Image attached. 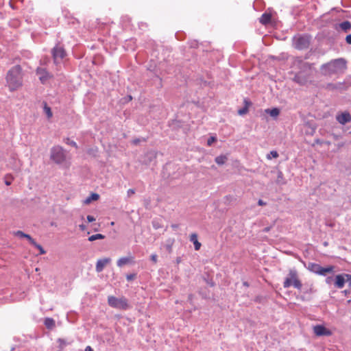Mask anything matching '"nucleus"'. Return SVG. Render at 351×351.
<instances>
[{
    "instance_id": "nucleus-1",
    "label": "nucleus",
    "mask_w": 351,
    "mask_h": 351,
    "mask_svg": "<svg viewBox=\"0 0 351 351\" xmlns=\"http://www.w3.org/2000/svg\"><path fill=\"white\" fill-rule=\"evenodd\" d=\"M22 68L19 65L12 67L7 73L5 80L10 91H15L23 86Z\"/></svg>"
},
{
    "instance_id": "nucleus-2",
    "label": "nucleus",
    "mask_w": 351,
    "mask_h": 351,
    "mask_svg": "<svg viewBox=\"0 0 351 351\" xmlns=\"http://www.w3.org/2000/svg\"><path fill=\"white\" fill-rule=\"evenodd\" d=\"M346 69V62L343 58L333 60L321 66L324 75H331Z\"/></svg>"
},
{
    "instance_id": "nucleus-3",
    "label": "nucleus",
    "mask_w": 351,
    "mask_h": 351,
    "mask_svg": "<svg viewBox=\"0 0 351 351\" xmlns=\"http://www.w3.org/2000/svg\"><path fill=\"white\" fill-rule=\"evenodd\" d=\"M291 286L294 287L298 290H300L302 287V282L298 278V272L295 269L289 270L288 276L285 278L283 283L285 288H289Z\"/></svg>"
},
{
    "instance_id": "nucleus-4",
    "label": "nucleus",
    "mask_w": 351,
    "mask_h": 351,
    "mask_svg": "<svg viewBox=\"0 0 351 351\" xmlns=\"http://www.w3.org/2000/svg\"><path fill=\"white\" fill-rule=\"evenodd\" d=\"M108 304L111 307L123 310H125L129 307L128 300L124 297L117 298L112 295L108 296Z\"/></svg>"
},
{
    "instance_id": "nucleus-5",
    "label": "nucleus",
    "mask_w": 351,
    "mask_h": 351,
    "mask_svg": "<svg viewBox=\"0 0 351 351\" xmlns=\"http://www.w3.org/2000/svg\"><path fill=\"white\" fill-rule=\"evenodd\" d=\"M51 159L56 163H62L66 159V155L64 149L60 146H54L51 150Z\"/></svg>"
},
{
    "instance_id": "nucleus-6",
    "label": "nucleus",
    "mask_w": 351,
    "mask_h": 351,
    "mask_svg": "<svg viewBox=\"0 0 351 351\" xmlns=\"http://www.w3.org/2000/svg\"><path fill=\"white\" fill-rule=\"evenodd\" d=\"M308 269L313 273L322 276H325L328 273H332L334 271L333 266L323 267L320 265L313 263L308 264Z\"/></svg>"
},
{
    "instance_id": "nucleus-7",
    "label": "nucleus",
    "mask_w": 351,
    "mask_h": 351,
    "mask_svg": "<svg viewBox=\"0 0 351 351\" xmlns=\"http://www.w3.org/2000/svg\"><path fill=\"white\" fill-rule=\"evenodd\" d=\"M52 55L54 63L58 64L66 56V53L64 49L62 47L56 45L52 49Z\"/></svg>"
},
{
    "instance_id": "nucleus-8",
    "label": "nucleus",
    "mask_w": 351,
    "mask_h": 351,
    "mask_svg": "<svg viewBox=\"0 0 351 351\" xmlns=\"http://www.w3.org/2000/svg\"><path fill=\"white\" fill-rule=\"evenodd\" d=\"M349 282L351 284V275L348 274H339L335 276V285L339 289L344 287L345 282Z\"/></svg>"
},
{
    "instance_id": "nucleus-9",
    "label": "nucleus",
    "mask_w": 351,
    "mask_h": 351,
    "mask_svg": "<svg viewBox=\"0 0 351 351\" xmlns=\"http://www.w3.org/2000/svg\"><path fill=\"white\" fill-rule=\"evenodd\" d=\"M313 330L314 334L317 337H321V336L329 337L332 335V331L330 329L326 328L323 325H316V326H313Z\"/></svg>"
},
{
    "instance_id": "nucleus-10",
    "label": "nucleus",
    "mask_w": 351,
    "mask_h": 351,
    "mask_svg": "<svg viewBox=\"0 0 351 351\" xmlns=\"http://www.w3.org/2000/svg\"><path fill=\"white\" fill-rule=\"evenodd\" d=\"M337 121L341 125H345L351 121V114L347 112L339 113L336 116Z\"/></svg>"
},
{
    "instance_id": "nucleus-11",
    "label": "nucleus",
    "mask_w": 351,
    "mask_h": 351,
    "mask_svg": "<svg viewBox=\"0 0 351 351\" xmlns=\"http://www.w3.org/2000/svg\"><path fill=\"white\" fill-rule=\"evenodd\" d=\"M36 74L43 84H45L52 77V75L43 68H38L36 69Z\"/></svg>"
},
{
    "instance_id": "nucleus-12",
    "label": "nucleus",
    "mask_w": 351,
    "mask_h": 351,
    "mask_svg": "<svg viewBox=\"0 0 351 351\" xmlns=\"http://www.w3.org/2000/svg\"><path fill=\"white\" fill-rule=\"evenodd\" d=\"M111 261L110 258H105L103 259H99L97 261L96 263L95 269L97 272H101L103 271L105 266H106Z\"/></svg>"
},
{
    "instance_id": "nucleus-13",
    "label": "nucleus",
    "mask_w": 351,
    "mask_h": 351,
    "mask_svg": "<svg viewBox=\"0 0 351 351\" xmlns=\"http://www.w3.org/2000/svg\"><path fill=\"white\" fill-rule=\"evenodd\" d=\"M190 241L194 244L195 250H199L200 249L202 244L198 241L197 234L196 233H192L190 235Z\"/></svg>"
},
{
    "instance_id": "nucleus-14",
    "label": "nucleus",
    "mask_w": 351,
    "mask_h": 351,
    "mask_svg": "<svg viewBox=\"0 0 351 351\" xmlns=\"http://www.w3.org/2000/svg\"><path fill=\"white\" fill-rule=\"evenodd\" d=\"M132 262H133V257L132 256H130V257H122V258H120L117 261V266L118 267H121L123 265L129 264V263H131Z\"/></svg>"
},
{
    "instance_id": "nucleus-15",
    "label": "nucleus",
    "mask_w": 351,
    "mask_h": 351,
    "mask_svg": "<svg viewBox=\"0 0 351 351\" xmlns=\"http://www.w3.org/2000/svg\"><path fill=\"white\" fill-rule=\"evenodd\" d=\"M252 103L247 99H244V107L238 110V114L239 115H244L247 113L249 107L251 106Z\"/></svg>"
},
{
    "instance_id": "nucleus-16",
    "label": "nucleus",
    "mask_w": 351,
    "mask_h": 351,
    "mask_svg": "<svg viewBox=\"0 0 351 351\" xmlns=\"http://www.w3.org/2000/svg\"><path fill=\"white\" fill-rule=\"evenodd\" d=\"M14 234L16 235V236H19L21 238H25L27 239L29 242L31 243V244H34V239L29 235V234H25L23 232L21 231V230H18L16 232H14Z\"/></svg>"
},
{
    "instance_id": "nucleus-17",
    "label": "nucleus",
    "mask_w": 351,
    "mask_h": 351,
    "mask_svg": "<svg viewBox=\"0 0 351 351\" xmlns=\"http://www.w3.org/2000/svg\"><path fill=\"white\" fill-rule=\"evenodd\" d=\"M271 19V15L270 14L264 13L261 16L259 21H260L261 23H262L263 25H266L270 22Z\"/></svg>"
},
{
    "instance_id": "nucleus-18",
    "label": "nucleus",
    "mask_w": 351,
    "mask_h": 351,
    "mask_svg": "<svg viewBox=\"0 0 351 351\" xmlns=\"http://www.w3.org/2000/svg\"><path fill=\"white\" fill-rule=\"evenodd\" d=\"M295 81L300 84H304L308 80L304 78L303 73L300 72L295 76Z\"/></svg>"
},
{
    "instance_id": "nucleus-19",
    "label": "nucleus",
    "mask_w": 351,
    "mask_h": 351,
    "mask_svg": "<svg viewBox=\"0 0 351 351\" xmlns=\"http://www.w3.org/2000/svg\"><path fill=\"white\" fill-rule=\"evenodd\" d=\"M227 160H228V158H227V156H226L224 155H220V156L216 157L215 159V162L219 165H222L225 164Z\"/></svg>"
},
{
    "instance_id": "nucleus-20",
    "label": "nucleus",
    "mask_w": 351,
    "mask_h": 351,
    "mask_svg": "<svg viewBox=\"0 0 351 351\" xmlns=\"http://www.w3.org/2000/svg\"><path fill=\"white\" fill-rule=\"evenodd\" d=\"M340 28L343 30L344 32H348L351 28V23L350 22L346 21H343L341 23L339 24Z\"/></svg>"
},
{
    "instance_id": "nucleus-21",
    "label": "nucleus",
    "mask_w": 351,
    "mask_h": 351,
    "mask_svg": "<svg viewBox=\"0 0 351 351\" xmlns=\"http://www.w3.org/2000/svg\"><path fill=\"white\" fill-rule=\"evenodd\" d=\"M99 198V195L97 193H92L84 201L85 204H89L92 201H96Z\"/></svg>"
},
{
    "instance_id": "nucleus-22",
    "label": "nucleus",
    "mask_w": 351,
    "mask_h": 351,
    "mask_svg": "<svg viewBox=\"0 0 351 351\" xmlns=\"http://www.w3.org/2000/svg\"><path fill=\"white\" fill-rule=\"evenodd\" d=\"M265 112L268 114H270V116L271 117H276L277 116L279 115L280 114V110L279 109L275 108H273V109H267L265 110Z\"/></svg>"
},
{
    "instance_id": "nucleus-23",
    "label": "nucleus",
    "mask_w": 351,
    "mask_h": 351,
    "mask_svg": "<svg viewBox=\"0 0 351 351\" xmlns=\"http://www.w3.org/2000/svg\"><path fill=\"white\" fill-rule=\"evenodd\" d=\"M45 325L47 328H52L55 326V321L52 318H46Z\"/></svg>"
},
{
    "instance_id": "nucleus-24",
    "label": "nucleus",
    "mask_w": 351,
    "mask_h": 351,
    "mask_svg": "<svg viewBox=\"0 0 351 351\" xmlns=\"http://www.w3.org/2000/svg\"><path fill=\"white\" fill-rule=\"evenodd\" d=\"M105 238V236L104 234H93V235H91L90 237H88V241H94L97 239H104Z\"/></svg>"
},
{
    "instance_id": "nucleus-25",
    "label": "nucleus",
    "mask_w": 351,
    "mask_h": 351,
    "mask_svg": "<svg viewBox=\"0 0 351 351\" xmlns=\"http://www.w3.org/2000/svg\"><path fill=\"white\" fill-rule=\"evenodd\" d=\"M14 178L11 175H6L5 176V184L7 186H10L12 184V182Z\"/></svg>"
},
{
    "instance_id": "nucleus-26",
    "label": "nucleus",
    "mask_w": 351,
    "mask_h": 351,
    "mask_svg": "<svg viewBox=\"0 0 351 351\" xmlns=\"http://www.w3.org/2000/svg\"><path fill=\"white\" fill-rule=\"evenodd\" d=\"M32 245L39 250L40 254H45L46 253V251L43 247L40 244H38L35 241L34 244Z\"/></svg>"
},
{
    "instance_id": "nucleus-27",
    "label": "nucleus",
    "mask_w": 351,
    "mask_h": 351,
    "mask_svg": "<svg viewBox=\"0 0 351 351\" xmlns=\"http://www.w3.org/2000/svg\"><path fill=\"white\" fill-rule=\"evenodd\" d=\"M44 110H45V113L47 114L48 118H51L52 117V112H51V108L49 106L45 105L44 107Z\"/></svg>"
},
{
    "instance_id": "nucleus-28",
    "label": "nucleus",
    "mask_w": 351,
    "mask_h": 351,
    "mask_svg": "<svg viewBox=\"0 0 351 351\" xmlns=\"http://www.w3.org/2000/svg\"><path fill=\"white\" fill-rule=\"evenodd\" d=\"M65 143L71 146L77 148V143L75 141L70 140V138H66L65 139Z\"/></svg>"
},
{
    "instance_id": "nucleus-29",
    "label": "nucleus",
    "mask_w": 351,
    "mask_h": 351,
    "mask_svg": "<svg viewBox=\"0 0 351 351\" xmlns=\"http://www.w3.org/2000/svg\"><path fill=\"white\" fill-rule=\"evenodd\" d=\"M298 43L302 45H303L302 47H306L307 42L304 38L301 37L298 39Z\"/></svg>"
},
{
    "instance_id": "nucleus-30",
    "label": "nucleus",
    "mask_w": 351,
    "mask_h": 351,
    "mask_svg": "<svg viewBox=\"0 0 351 351\" xmlns=\"http://www.w3.org/2000/svg\"><path fill=\"white\" fill-rule=\"evenodd\" d=\"M152 225H153V228L156 230H158L162 227L160 223L158 221H156V220L153 221Z\"/></svg>"
},
{
    "instance_id": "nucleus-31",
    "label": "nucleus",
    "mask_w": 351,
    "mask_h": 351,
    "mask_svg": "<svg viewBox=\"0 0 351 351\" xmlns=\"http://www.w3.org/2000/svg\"><path fill=\"white\" fill-rule=\"evenodd\" d=\"M217 141V138L214 136H210L208 141H207V145H211L212 143H213L214 142H215Z\"/></svg>"
},
{
    "instance_id": "nucleus-32",
    "label": "nucleus",
    "mask_w": 351,
    "mask_h": 351,
    "mask_svg": "<svg viewBox=\"0 0 351 351\" xmlns=\"http://www.w3.org/2000/svg\"><path fill=\"white\" fill-rule=\"evenodd\" d=\"M151 260L154 263H156L158 261V256L156 254H154L150 256Z\"/></svg>"
},
{
    "instance_id": "nucleus-33",
    "label": "nucleus",
    "mask_w": 351,
    "mask_h": 351,
    "mask_svg": "<svg viewBox=\"0 0 351 351\" xmlns=\"http://www.w3.org/2000/svg\"><path fill=\"white\" fill-rule=\"evenodd\" d=\"M136 277L135 274H128L126 278L128 281L132 280Z\"/></svg>"
},
{
    "instance_id": "nucleus-34",
    "label": "nucleus",
    "mask_w": 351,
    "mask_h": 351,
    "mask_svg": "<svg viewBox=\"0 0 351 351\" xmlns=\"http://www.w3.org/2000/svg\"><path fill=\"white\" fill-rule=\"evenodd\" d=\"M270 155L272 156L273 158H276L278 157V154L276 151L270 152Z\"/></svg>"
},
{
    "instance_id": "nucleus-35",
    "label": "nucleus",
    "mask_w": 351,
    "mask_h": 351,
    "mask_svg": "<svg viewBox=\"0 0 351 351\" xmlns=\"http://www.w3.org/2000/svg\"><path fill=\"white\" fill-rule=\"evenodd\" d=\"M87 221L88 222H93L94 221H95V218L91 215H88L87 216Z\"/></svg>"
},
{
    "instance_id": "nucleus-36",
    "label": "nucleus",
    "mask_w": 351,
    "mask_h": 351,
    "mask_svg": "<svg viewBox=\"0 0 351 351\" xmlns=\"http://www.w3.org/2000/svg\"><path fill=\"white\" fill-rule=\"evenodd\" d=\"M346 40L347 43L351 44V34H349L346 36Z\"/></svg>"
},
{
    "instance_id": "nucleus-37",
    "label": "nucleus",
    "mask_w": 351,
    "mask_h": 351,
    "mask_svg": "<svg viewBox=\"0 0 351 351\" xmlns=\"http://www.w3.org/2000/svg\"><path fill=\"white\" fill-rule=\"evenodd\" d=\"M173 241H172L171 244L167 245L166 246V248H167V250L169 251V252H171V250H172V244H173Z\"/></svg>"
},
{
    "instance_id": "nucleus-38",
    "label": "nucleus",
    "mask_w": 351,
    "mask_h": 351,
    "mask_svg": "<svg viewBox=\"0 0 351 351\" xmlns=\"http://www.w3.org/2000/svg\"><path fill=\"white\" fill-rule=\"evenodd\" d=\"M258 204L259 206H265L266 204V203L264 202L262 199H259L258 202Z\"/></svg>"
},
{
    "instance_id": "nucleus-39",
    "label": "nucleus",
    "mask_w": 351,
    "mask_h": 351,
    "mask_svg": "<svg viewBox=\"0 0 351 351\" xmlns=\"http://www.w3.org/2000/svg\"><path fill=\"white\" fill-rule=\"evenodd\" d=\"M134 193H135V191H134V189H129V190L128 191V195H130L134 194Z\"/></svg>"
},
{
    "instance_id": "nucleus-40",
    "label": "nucleus",
    "mask_w": 351,
    "mask_h": 351,
    "mask_svg": "<svg viewBox=\"0 0 351 351\" xmlns=\"http://www.w3.org/2000/svg\"><path fill=\"white\" fill-rule=\"evenodd\" d=\"M80 228L82 230H85L86 228V226L84 224H81L80 225Z\"/></svg>"
},
{
    "instance_id": "nucleus-41",
    "label": "nucleus",
    "mask_w": 351,
    "mask_h": 351,
    "mask_svg": "<svg viewBox=\"0 0 351 351\" xmlns=\"http://www.w3.org/2000/svg\"><path fill=\"white\" fill-rule=\"evenodd\" d=\"M85 351H93V350L92 349V348L90 346H87L85 348Z\"/></svg>"
},
{
    "instance_id": "nucleus-42",
    "label": "nucleus",
    "mask_w": 351,
    "mask_h": 351,
    "mask_svg": "<svg viewBox=\"0 0 351 351\" xmlns=\"http://www.w3.org/2000/svg\"><path fill=\"white\" fill-rule=\"evenodd\" d=\"M171 228L173 229H176L178 228V224H172Z\"/></svg>"
},
{
    "instance_id": "nucleus-43",
    "label": "nucleus",
    "mask_w": 351,
    "mask_h": 351,
    "mask_svg": "<svg viewBox=\"0 0 351 351\" xmlns=\"http://www.w3.org/2000/svg\"><path fill=\"white\" fill-rule=\"evenodd\" d=\"M140 142V140L139 139H135L133 141V143L134 144L136 145L137 143H138Z\"/></svg>"
},
{
    "instance_id": "nucleus-44",
    "label": "nucleus",
    "mask_w": 351,
    "mask_h": 351,
    "mask_svg": "<svg viewBox=\"0 0 351 351\" xmlns=\"http://www.w3.org/2000/svg\"><path fill=\"white\" fill-rule=\"evenodd\" d=\"M313 287H312V285H311V286L310 287V288H309V292H313Z\"/></svg>"
},
{
    "instance_id": "nucleus-45",
    "label": "nucleus",
    "mask_w": 351,
    "mask_h": 351,
    "mask_svg": "<svg viewBox=\"0 0 351 351\" xmlns=\"http://www.w3.org/2000/svg\"><path fill=\"white\" fill-rule=\"evenodd\" d=\"M177 263H180V258H177Z\"/></svg>"
},
{
    "instance_id": "nucleus-46",
    "label": "nucleus",
    "mask_w": 351,
    "mask_h": 351,
    "mask_svg": "<svg viewBox=\"0 0 351 351\" xmlns=\"http://www.w3.org/2000/svg\"><path fill=\"white\" fill-rule=\"evenodd\" d=\"M110 225H111V226H114V221H112V222L110 223Z\"/></svg>"
},
{
    "instance_id": "nucleus-47",
    "label": "nucleus",
    "mask_w": 351,
    "mask_h": 351,
    "mask_svg": "<svg viewBox=\"0 0 351 351\" xmlns=\"http://www.w3.org/2000/svg\"><path fill=\"white\" fill-rule=\"evenodd\" d=\"M268 159H271V157L269 156H267Z\"/></svg>"
}]
</instances>
